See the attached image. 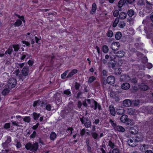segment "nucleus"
<instances>
[{
    "mask_svg": "<svg viewBox=\"0 0 153 153\" xmlns=\"http://www.w3.org/2000/svg\"><path fill=\"white\" fill-rule=\"evenodd\" d=\"M119 13V12L118 10H115L114 11L113 13V15L115 17H117L118 16Z\"/></svg>",
    "mask_w": 153,
    "mask_h": 153,
    "instance_id": "obj_48",
    "label": "nucleus"
},
{
    "mask_svg": "<svg viewBox=\"0 0 153 153\" xmlns=\"http://www.w3.org/2000/svg\"><path fill=\"white\" fill-rule=\"evenodd\" d=\"M130 87V84L128 82H125L122 84L121 86V88L123 90L128 89Z\"/></svg>",
    "mask_w": 153,
    "mask_h": 153,
    "instance_id": "obj_14",
    "label": "nucleus"
},
{
    "mask_svg": "<svg viewBox=\"0 0 153 153\" xmlns=\"http://www.w3.org/2000/svg\"><path fill=\"white\" fill-rule=\"evenodd\" d=\"M113 53H111L110 54V57L111 59V60H113L114 59L116 58V55H112Z\"/></svg>",
    "mask_w": 153,
    "mask_h": 153,
    "instance_id": "obj_50",
    "label": "nucleus"
},
{
    "mask_svg": "<svg viewBox=\"0 0 153 153\" xmlns=\"http://www.w3.org/2000/svg\"><path fill=\"white\" fill-rule=\"evenodd\" d=\"M19 73V69H16L14 72V74L16 76H17Z\"/></svg>",
    "mask_w": 153,
    "mask_h": 153,
    "instance_id": "obj_62",
    "label": "nucleus"
},
{
    "mask_svg": "<svg viewBox=\"0 0 153 153\" xmlns=\"http://www.w3.org/2000/svg\"><path fill=\"white\" fill-rule=\"evenodd\" d=\"M127 112L128 114L131 115H136L138 113L137 110L131 108H128Z\"/></svg>",
    "mask_w": 153,
    "mask_h": 153,
    "instance_id": "obj_11",
    "label": "nucleus"
},
{
    "mask_svg": "<svg viewBox=\"0 0 153 153\" xmlns=\"http://www.w3.org/2000/svg\"><path fill=\"white\" fill-rule=\"evenodd\" d=\"M46 108L48 111H50L51 109V106L50 105H48L46 106Z\"/></svg>",
    "mask_w": 153,
    "mask_h": 153,
    "instance_id": "obj_61",
    "label": "nucleus"
},
{
    "mask_svg": "<svg viewBox=\"0 0 153 153\" xmlns=\"http://www.w3.org/2000/svg\"><path fill=\"white\" fill-rule=\"evenodd\" d=\"M135 106L138 105L140 103V101L139 100H135L133 102Z\"/></svg>",
    "mask_w": 153,
    "mask_h": 153,
    "instance_id": "obj_54",
    "label": "nucleus"
},
{
    "mask_svg": "<svg viewBox=\"0 0 153 153\" xmlns=\"http://www.w3.org/2000/svg\"><path fill=\"white\" fill-rule=\"evenodd\" d=\"M126 24L124 21H121L118 24V26L120 28H123L126 26Z\"/></svg>",
    "mask_w": 153,
    "mask_h": 153,
    "instance_id": "obj_33",
    "label": "nucleus"
},
{
    "mask_svg": "<svg viewBox=\"0 0 153 153\" xmlns=\"http://www.w3.org/2000/svg\"><path fill=\"white\" fill-rule=\"evenodd\" d=\"M129 81H130V82L133 83H136L137 82V80L136 78H133L131 79L130 78V80Z\"/></svg>",
    "mask_w": 153,
    "mask_h": 153,
    "instance_id": "obj_52",
    "label": "nucleus"
},
{
    "mask_svg": "<svg viewBox=\"0 0 153 153\" xmlns=\"http://www.w3.org/2000/svg\"><path fill=\"white\" fill-rule=\"evenodd\" d=\"M143 136L140 134H138L135 138L137 143L138 142H140L143 139Z\"/></svg>",
    "mask_w": 153,
    "mask_h": 153,
    "instance_id": "obj_20",
    "label": "nucleus"
},
{
    "mask_svg": "<svg viewBox=\"0 0 153 153\" xmlns=\"http://www.w3.org/2000/svg\"><path fill=\"white\" fill-rule=\"evenodd\" d=\"M9 92V89L8 88H6L4 89V90H3L2 92V93L3 95H6Z\"/></svg>",
    "mask_w": 153,
    "mask_h": 153,
    "instance_id": "obj_41",
    "label": "nucleus"
},
{
    "mask_svg": "<svg viewBox=\"0 0 153 153\" xmlns=\"http://www.w3.org/2000/svg\"><path fill=\"white\" fill-rule=\"evenodd\" d=\"M120 47V44L119 42H116L112 43L111 46V48L114 51L118 50Z\"/></svg>",
    "mask_w": 153,
    "mask_h": 153,
    "instance_id": "obj_7",
    "label": "nucleus"
},
{
    "mask_svg": "<svg viewBox=\"0 0 153 153\" xmlns=\"http://www.w3.org/2000/svg\"><path fill=\"white\" fill-rule=\"evenodd\" d=\"M80 121L82 124H84L87 128L89 127L91 125V123L89 120L87 118H80Z\"/></svg>",
    "mask_w": 153,
    "mask_h": 153,
    "instance_id": "obj_3",
    "label": "nucleus"
},
{
    "mask_svg": "<svg viewBox=\"0 0 153 153\" xmlns=\"http://www.w3.org/2000/svg\"><path fill=\"white\" fill-rule=\"evenodd\" d=\"M115 81V79L113 76H108L107 79V82L110 84H112L114 83Z\"/></svg>",
    "mask_w": 153,
    "mask_h": 153,
    "instance_id": "obj_9",
    "label": "nucleus"
},
{
    "mask_svg": "<svg viewBox=\"0 0 153 153\" xmlns=\"http://www.w3.org/2000/svg\"><path fill=\"white\" fill-rule=\"evenodd\" d=\"M138 127L137 125L131 127L130 130V133L132 134H136L138 132Z\"/></svg>",
    "mask_w": 153,
    "mask_h": 153,
    "instance_id": "obj_8",
    "label": "nucleus"
},
{
    "mask_svg": "<svg viewBox=\"0 0 153 153\" xmlns=\"http://www.w3.org/2000/svg\"><path fill=\"white\" fill-rule=\"evenodd\" d=\"M147 67L148 68L150 69L152 67V65L150 63H148L147 64Z\"/></svg>",
    "mask_w": 153,
    "mask_h": 153,
    "instance_id": "obj_60",
    "label": "nucleus"
},
{
    "mask_svg": "<svg viewBox=\"0 0 153 153\" xmlns=\"http://www.w3.org/2000/svg\"><path fill=\"white\" fill-rule=\"evenodd\" d=\"M117 112L118 114L121 115L125 112L124 108L123 107H118L117 109Z\"/></svg>",
    "mask_w": 153,
    "mask_h": 153,
    "instance_id": "obj_16",
    "label": "nucleus"
},
{
    "mask_svg": "<svg viewBox=\"0 0 153 153\" xmlns=\"http://www.w3.org/2000/svg\"><path fill=\"white\" fill-rule=\"evenodd\" d=\"M22 23L21 20L20 19H17L15 22L14 25L15 26L18 27L20 26Z\"/></svg>",
    "mask_w": 153,
    "mask_h": 153,
    "instance_id": "obj_32",
    "label": "nucleus"
},
{
    "mask_svg": "<svg viewBox=\"0 0 153 153\" xmlns=\"http://www.w3.org/2000/svg\"><path fill=\"white\" fill-rule=\"evenodd\" d=\"M68 71H66L64 73L61 74V77L62 79H64L67 75Z\"/></svg>",
    "mask_w": 153,
    "mask_h": 153,
    "instance_id": "obj_51",
    "label": "nucleus"
},
{
    "mask_svg": "<svg viewBox=\"0 0 153 153\" xmlns=\"http://www.w3.org/2000/svg\"><path fill=\"white\" fill-rule=\"evenodd\" d=\"M113 53L116 54V56L120 58L123 57L125 54L123 51H120L117 52H114Z\"/></svg>",
    "mask_w": 153,
    "mask_h": 153,
    "instance_id": "obj_10",
    "label": "nucleus"
},
{
    "mask_svg": "<svg viewBox=\"0 0 153 153\" xmlns=\"http://www.w3.org/2000/svg\"><path fill=\"white\" fill-rule=\"evenodd\" d=\"M80 86V84L79 83L77 82H76L75 83L74 87H75L76 89L78 90L79 89Z\"/></svg>",
    "mask_w": 153,
    "mask_h": 153,
    "instance_id": "obj_49",
    "label": "nucleus"
},
{
    "mask_svg": "<svg viewBox=\"0 0 153 153\" xmlns=\"http://www.w3.org/2000/svg\"><path fill=\"white\" fill-rule=\"evenodd\" d=\"M90 106L92 108H93L94 107V109L95 110H96L97 108L99 109H100L101 108L100 105H99L98 104L97 102L94 100V103H91L90 105Z\"/></svg>",
    "mask_w": 153,
    "mask_h": 153,
    "instance_id": "obj_12",
    "label": "nucleus"
},
{
    "mask_svg": "<svg viewBox=\"0 0 153 153\" xmlns=\"http://www.w3.org/2000/svg\"><path fill=\"white\" fill-rule=\"evenodd\" d=\"M119 150L117 149H114L112 151V153H119Z\"/></svg>",
    "mask_w": 153,
    "mask_h": 153,
    "instance_id": "obj_58",
    "label": "nucleus"
},
{
    "mask_svg": "<svg viewBox=\"0 0 153 153\" xmlns=\"http://www.w3.org/2000/svg\"><path fill=\"white\" fill-rule=\"evenodd\" d=\"M27 57V58L28 57V55L25 53H23L21 55L20 59L21 60H23Z\"/></svg>",
    "mask_w": 153,
    "mask_h": 153,
    "instance_id": "obj_34",
    "label": "nucleus"
},
{
    "mask_svg": "<svg viewBox=\"0 0 153 153\" xmlns=\"http://www.w3.org/2000/svg\"><path fill=\"white\" fill-rule=\"evenodd\" d=\"M131 105V102L129 99H126L123 102V105L125 107L130 106Z\"/></svg>",
    "mask_w": 153,
    "mask_h": 153,
    "instance_id": "obj_13",
    "label": "nucleus"
},
{
    "mask_svg": "<svg viewBox=\"0 0 153 153\" xmlns=\"http://www.w3.org/2000/svg\"><path fill=\"white\" fill-rule=\"evenodd\" d=\"M127 143L130 146L133 147L136 146L137 143L135 138L132 137L128 140Z\"/></svg>",
    "mask_w": 153,
    "mask_h": 153,
    "instance_id": "obj_2",
    "label": "nucleus"
},
{
    "mask_svg": "<svg viewBox=\"0 0 153 153\" xmlns=\"http://www.w3.org/2000/svg\"><path fill=\"white\" fill-rule=\"evenodd\" d=\"M12 125L15 126H19V123L17 122L16 121H13L12 122Z\"/></svg>",
    "mask_w": 153,
    "mask_h": 153,
    "instance_id": "obj_56",
    "label": "nucleus"
},
{
    "mask_svg": "<svg viewBox=\"0 0 153 153\" xmlns=\"http://www.w3.org/2000/svg\"><path fill=\"white\" fill-rule=\"evenodd\" d=\"M32 144L30 143L27 144L25 146V147L27 149H31L32 150Z\"/></svg>",
    "mask_w": 153,
    "mask_h": 153,
    "instance_id": "obj_42",
    "label": "nucleus"
},
{
    "mask_svg": "<svg viewBox=\"0 0 153 153\" xmlns=\"http://www.w3.org/2000/svg\"><path fill=\"white\" fill-rule=\"evenodd\" d=\"M16 84V81L15 79L11 78L9 80L8 86L9 88H14Z\"/></svg>",
    "mask_w": 153,
    "mask_h": 153,
    "instance_id": "obj_4",
    "label": "nucleus"
},
{
    "mask_svg": "<svg viewBox=\"0 0 153 153\" xmlns=\"http://www.w3.org/2000/svg\"><path fill=\"white\" fill-rule=\"evenodd\" d=\"M146 2L149 4H153V0H146Z\"/></svg>",
    "mask_w": 153,
    "mask_h": 153,
    "instance_id": "obj_53",
    "label": "nucleus"
},
{
    "mask_svg": "<svg viewBox=\"0 0 153 153\" xmlns=\"http://www.w3.org/2000/svg\"><path fill=\"white\" fill-rule=\"evenodd\" d=\"M124 4V1L123 0H120L118 4V6L119 8H121Z\"/></svg>",
    "mask_w": 153,
    "mask_h": 153,
    "instance_id": "obj_37",
    "label": "nucleus"
},
{
    "mask_svg": "<svg viewBox=\"0 0 153 153\" xmlns=\"http://www.w3.org/2000/svg\"><path fill=\"white\" fill-rule=\"evenodd\" d=\"M86 101H87V103L90 105L91 103H94V100L93 99H86Z\"/></svg>",
    "mask_w": 153,
    "mask_h": 153,
    "instance_id": "obj_44",
    "label": "nucleus"
},
{
    "mask_svg": "<svg viewBox=\"0 0 153 153\" xmlns=\"http://www.w3.org/2000/svg\"><path fill=\"white\" fill-rule=\"evenodd\" d=\"M126 2L129 4H131L133 3L135 0H125Z\"/></svg>",
    "mask_w": 153,
    "mask_h": 153,
    "instance_id": "obj_57",
    "label": "nucleus"
},
{
    "mask_svg": "<svg viewBox=\"0 0 153 153\" xmlns=\"http://www.w3.org/2000/svg\"><path fill=\"white\" fill-rule=\"evenodd\" d=\"M10 123H7L5 124L4 126V127L5 128H10Z\"/></svg>",
    "mask_w": 153,
    "mask_h": 153,
    "instance_id": "obj_59",
    "label": "nucleus"
},
{
    "mask_svg": "<svg viewBox=\"0 0 153 153\" xmlns=\"http://www.w3.org/2000/svg\"><path fill=\"white\" fill-rule=\"evenodd\" d=\"M96 79V77L93 76L90 77L88 79V83H91L95 81Z\"/></svg>",
    "mask_w": 153,
    "mask_h": 153,
    "instance_id": "obj_26",
    "label": "nucleus"
},
{
    "mask_svg": "<svg viewBox=\"0 0 153 153\" xmlns=\"http://www.w3.org/2000/svg\"><path fill=\"white\" fill-rule=\"evenodd\" d=\"M41 101H40L39 100L36 101L34 102L33 104V106L35 107L40 104V103H41Z\"/></svg>",
    "mask_w": 153,
    "mask_h": 153,
    "instance_id": "obj_46",
    "label": "nucleus"
},
{
    "mask_svg": "<svg viewBox=\"0 0 153 153\" xmlns=\"http://www.w3.org/2000/svg\"><path fill=\"white\" fill-rule=\"evenodd\" d=\"M56 137V135L55 132L52 131L50 135V138L51 140H54Z\"/></svg>",
    "mask_w": 153,
    "mask_h": 153,
    "instance_id": "obj_25",
    "label": "nucleus"
},
{
    "mask_svg": "<svg viewBox=\"0 0 153 153\" xmlns=\"http://www.w3.org/2000/svg\"><path fill=\"white\" fill-rule=\"evenodd\" d=\"M26 36L27 39H29V38H30V42L32 44H34L35 43V41H36V43H38V41L40 39L38 38L36 36H33L32 35L31 33H28Z\"/></svg>",
    "mask_w": 153,
    "mask_h": 153,
    "instance_id": "obj_1",
    "label": "nucleus"
},
{
    "mask_svg": "<svg viewBox=\"0 0 153 153\" xmlns=\"http://www.w3.org/2000/svg\"><path fill=\"white\" fill-rule=\"evenodd\" d=\"M134 14V12L132 10H130L128 11V14L130 17L132 16Z\"/></svg>",
    "mask_w": 153,
    "mask_h": 153,
    "instance_id": "obj_36",
    "label": "nucleus"
},
{
    "mask_svg": "<svg viewBox=\"0 0 153 153\" xmlns=\"http://www.w3.org/2000/svg\"><path fill=\"white\" fill-rule=\"evenodd\" d=\"M22 72L23 75L27 76L28 73V68L26 67H25L22 70Z\"/></svg>",
    "mask_w": 153,
    "mask_h": 153,
    "instance_id": "obj_23",
    "label": "nucleus"
},
{
    "mask_svg": "<svg viewBox=\"0 0 153 153\" xmlns=\"http://www.w3.org/2000/svg\"><path fill=\"white\" fill-rule=\"evenodd\" d=\"M115 129L116 130L121 132H123L125 131V128L120 126H116L115 127Z\"/></svg>",
    "mask_w": 153,
    "mask_h": 153,
    "instance_id": "obj_18",
    "label": "nucleus"
},
{
    "mask_svg": "<svg viewBox=\"0 0 153 153\" xmlns=\"http://www.w3.org/2000/svg\"><path fill=\"white\" fill-rule=\"evenodd\" d=\"M130 80V76L126 74H122L120 78V81H127L128 82Z\"/></svg>",
    "mask_w": 153,
    "mask_h": 153,
    "instance_id": "obj_6",
    "label": "nucleus"
},
{
    "mask_svg": "<svg viewBox=\"0 0 153 153\" xmlns=\"http://www.w3.org/2000/svg\"><path fill=\"white\" fill-rule=\"evenodd\" d=\"M107 36L109 37H111L113 35V33L112 30H109L107 33Z\"/></svg>",
    "mask_w": 153,
    "mask_h": 153,
    "instance_id": "obj_40",
    "label": "nucleus"
},
{
    "mask_svg": "<svg viewBox=\"0 0 153 153\" xmlns=\"http://www.w3.org/2000/svg\"><path fill=\"white\" fill-rule=\"evenodd\" d=\"M97 6L95 3L92 4L91 10L90 11V13L92 14H94L96 10Z\"/></svg>",
    "mask_w": 153,
    "mask_h": 153,
    "instance_id": "obj_24",
    "label": "nucleus"
},
{
    "mask_svg": "<svg viewBox=\"0 0 153 153\" xmlns=\"http://www.w3.org/2000/svg\"><path fill=\"white\" fill-rule=\"evenodd\" d=\"M36 132L35 131H34L33 133V134H31V135H30V137L31 138H33L35 137L36 136Z\"/></svg>",
    "mask_w": 153,
    "mask_h": 153,
    "instance_id": "obj_63",
    "label": "nucleus"
},
{
    "mask_svg": "<svg viewBox=\"0 0 153 153\" xmlns=\"http://www.w3.org/2000/svg\"><path fill=\"white\" fill-rule=\"evenodd\" d=\"M16 147L17 148H19L21 147V145L20 142H17L16 144Z\"/></svg>",
    "mask_w": 153,
    "mask_h": 153,
    "instance_id": "obj_64",
    "label": "nucleus"
},
{
    "mask_svg": "<svg viewBox=\"0 0 153 153\" xmlns=\"http://www.w3.org/2000/svg\"><path fill=\"white\" fill-rule=\"evenodd\" d=\"M109 110L110 112L112 115L114 116L115 115V110L113 106L111 105L109 106Z\"/></svg>",
    "mask_w": 153,
    "mask_h": 153,
    "instance_id": "obj_22",
    "label": "nucleus"
},
{
    "mask_svg": "<svg viewBox=\"0 0 153 153\" xmlns=\"http://www.w3.org/2000/svg\"><path fill=\"white\" fill-rule=\"evenodd\" d=\"M64 93L66 95H69L71 94V92L69 90H67L64 91Z\"/></svg>",
    "mask_w": 153,
    "mask_h": 153,
    "instance_id": "obj_55",
    "label": "nucleus"
},
{
    "mask_svg": "<svg viewBox=\"0 0 153 153\" xmlns=\"http://www.w3.org/2000/svg\"><path fill=\"white\" fill-rule=\"evenodd\" d=\"M38 147V144L37 143H36L32 145V150L33 151H36L37 150Z\"/></svg>",
    "mask_w": 153,
    "mask_h": 153,
    "instance_id": "obj_27",
    "label": "nucleus"
},
{
    "mask_svg": "<svg viewBox=\"0 0 153 153\" xmlns=\"http://www.w3.org/2000/svg\"><path fill=\"white\" fill-rule=\"evenodd\" d=\"M13 51V49L12 47L11 46H10L8 48L7 50L5 52V54H7V53H8L10 55V54Z\"/></svg>",
    "mask_w": 153,
    "mask_h": 153,
    "instance_id": "obj_31",
    "label": "nucleus"
},
{
    "mask_svg": "<svg viewBox=\"0 0 153 153\" xmlns=\"http://www.w3.org/2000/svg\"><path fill=\"white\" fill-rule=\"evenodd\" d=\"M119 19L118 18H116L115 20H114L113 24L112 26L114 27H115L118 24L119 22Z\"/></svg>",
    "mask_w": 153,
    "mask_h": 153,
    "instance_id": "obj_28",
    "label": "nucleus"
},
{
    "mask_svg": "<svg viewBox=\"0 0 153 153\" xmlns=\"http://www.w3.org/2000/svg\"><path fill=\"white\" fill-rule=\"evenodd\" d=\"M73 130V128L71 127L68 128L67 130V132L70 133V134H71L72 133V131Z\"/></svg>",
    "mask_w": 153,
    "mask_h": 153,
    "instance_id": "obj_47",
    "label": "nucleus"
},
{
    "mask_svg": "<svg viewBox=\"0 0 153 153\" xmlns=\"http://www.w3.org/2000/svg\"><path fill=\"white\" fill-rule=\"evenodd\" d=\"M126 13L123 12H121L119 14V18L121 19H124L126 17Z\"/></svg>",
    "mask_w": 153,
    "mask_h": 153,
    "instance_id": "obj_21",
    "label": "nucleus"
},
{
    "mask_svg": "<svg viewBox=\"0 0 153 153\" xmlns=\"http://www.w3.org/2000/svg\"><path fill=\"white\" fill-rule=\"evenodd\" d=\"M122 72L121 69L120 68H117L115 70V74H120Z\"/></svg>",
    "mask_w": 153,
    "mask_h": 153,
    "instance_id": "obj_35",
    "label": "nucleus"
},
{
    "mask_svg": "<svg viewBox=\"0 0 153 153\" xmlns=\"http://www.w3.org/2000/svg\"><path fill=\"white\" fill-rule=\"evenodd\" d=\"M108 146H109L112 149L114 148V144L111 141H109L108 142Z\"/></svg>",
    "mask_w": 153,
    "mask_h": 153,
    "instance_id": "obj_45",
    "label": "nucleus"
},
{
    "mask_svg": "<svg viewBox=\"0 0 153 153\" xmlns=\"http://www.w3.org/2000/svg\"><path fill=\"white\" fill-rule=\"evenodd\" d=\"M122 37V34L120 32H117L115 35V37L116 39H120Z\"/></svg>",
    "mask_w": 153,
    "mask_h": 153,
    "instance_id": "obj_30",
    "label": "nucleus"
},
{
    "mask_svg": "<svg viewBox=\"0 0 153 153\" xmlns=\"http://www.w3.org/2000/svg\"><path fill=\"white\" fill-rule=\"evenodd\" d=\"M120 120L122 123H125L128 120V117L126 115H123L121 117Z\"/></svg>",
    "mask_w": 153,
    "mask_h": 153,
    "instance_id": "obj_19",
    "label": "nucleus"
},
{
    "mask_svg": "<svg viewBox=\"0 0 153 153\" xmlns=\"http://www.w3.org/2000/svg\"><path fill=\"white\" fill-rule=\"evenodd\" d=\"M139 86L140 88L143 91H146L149 89L148 86L143 83H141L139 85Z\"/></svg>",
    "mask_w": 153,
    "mask_h": 153,
    "instance_id": "obj_15",
    "label": "nucleus"
},
{
    "mask_svg": "<svg viewBox=\"0 0 153 153\" xmlns=\"http://www.w3.org/2000/svg\"><path fill=\"white\" fill-rule=\"evenodd\" d=\"M13 47L14 48V51L15 52L18 51L19 49V46L18 45H13Z\"/></svg>",
    "mask_w": 153,
    "mask_h": 153,
    "instance_id": "obj_38",
    "label": "nucleus"
},
{
    "mask_svg": "<svg viewBox=\"0 0 153 153\" xmlns=\"http://www.w3.org/2000/svg\"><path fill=\"white\" fill-rule=\"evenodd\" d=\"M31 120L30 118V117H25L23 118L24 121L27 122L29 123Z\"/></svg>",
    "mask_w": 153,
    "mask_h": 153,
    "instance_id": "obj_39",
    "label": "nucleus"
},
{
    "mask_svg": "<svg viewBox=\"0 0 153 153\" xmlns=\"http://www.w3.org/2000/svg\"><path fill=\"white\" fill-rule=\"evenodd\" d=\"M78 72V71L76 69H74L70 72L67 75V77L68 78H70L73 75L76 74Z\"/></svg>",
    "mask_w": 153,
    "mask_h": 153,
    "instance_id": "obj_17",
    "label": "nucleus"
},
{
    "mask_svg": "<svg viewBox=\"0 0 153 153\" xmlns=\"http://www.w3.org/2000/svg\"><path fill=\"white\" fill-rule=\"evenodd\" d=\"M108 48L107 45H104L102 46V50L105 53H107L108 51Z\"/></svg>",
    "mask_w": 153,
    "mask_h": 153,
    "instance_id": "obj_29",
    "label": "nucleus"
},
{
    "mask_svg": "<svg viewBox=\"0 0 153 153\" xmlns=\"http://www.w3.org/2000/svg\"><path fill=\"white\" fill-rule=\"evenodd\" d=\"M99 132L98 131L97 132L93 131L91 133L92 137L94 139H98L102 137L103 136V134L102 133H100L99 136Z\"/></svg>",
    "mask_w": 153,
    "mask_h": 153,
    "instance_id": "obj_5",
    "label": "nucleus"
},
{
    "mask_svg": "<svg viewBox=\"0 0 153 153\" xmlns=\"http://www.w3.org/2000/svg\"><path fill=\"white\" fill-rule=\"evenodd\" d=\"M33 118L35 120H36L38 119L40 115L39 114H37L36 113H33Z\"/></svg>",
    "mask_w": 153,
    "mask_h": 153,
    "instance_id": "obj_43",
    "label": "nucleus"
}]
</instances>
